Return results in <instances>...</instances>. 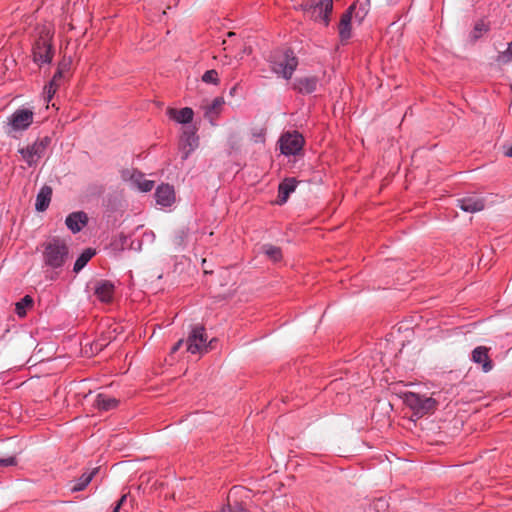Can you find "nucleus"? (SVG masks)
I'll return each mask as SVG.
<instances>
[{
  "label": "nucleus",
  "instance_id": "1",
  "mask_svg": "<svg viewBox=\"0 0 512 512\" xmlns=\"http://www.w3.org/2000/svg\"><path fill=\"white\" fill-rule=\"evenodd\" d=\"M68 258L69 248L64 240L52 238L42 244L43 267L47 269V272L51 271V274L47 276L51 280L59 275Z\"/></svg>",
  "mask_w": 512,
  "mask_h": 512
},
{
  "label": "nucleus",
  "instance_id": "2",
  "mask_svg": "<svg viewBox=\"0 0 512 512\" xmlns=\"http://www.w3.org/2000/svg\"><path fill=\"white\" fill-rule=\"evenodd\" d=\"M37 38L32 48L33 61L38 65L50 63L53 58L51 40L53 31L50 26L42 25L37 27Z\"/></svg>",
  "mask_w": 512,
  "mask_h": 512
},
{
  "label": "nucleus",
  "instance_id": "3",
  "mask_svg": "<svg viewBox=\"0 0 512 512\" xmlns=\"http://www.w3.org/2000/svg\"><path fill=\"white\" fill-rule=\"evenodd\" d=\"M214 341L215 339H212L209 343H207V335L205 333V328L203 326L197 325L192 328L186 341L180 339L176 342V344L172 347L171 352L175 353L181 348V346L184 343H186L187 351L192 354L207 353L209 351V348H212V343Z\"/></svg>",
  "mask_w": 512,
  "mask_h": 512
},
{
  "label": "nucleus",
  "instance_id": "4",
  "mask_svg": "<svg viewBox=\"0 0 512 512\" xmlns=\"http://www.w3.org/2000/svg\"><path fill=\"white\" fill-rule=\"evenodd\" d=\"M271 70L278 76L289 80L298 66V59L293 51H277L269 58Z\"/></svg>",
  "mask_w": 512,
  "mask_h": 512
},
{
  "label": "nucleus",
  "instance_id": "5",
  "mask_svg": "<svg viewBox=\"0 0 512 512\" xmlns=\"http://www.w3.org/2000/svg\"><path fill=\"white\" fill-rule=\"evenodd\" d=\"M305 15L314 21L323 22L325 26L329 24L330 14L333 10L332 0H305L301 4Z\"/></svg>",
  "mask_w": 512,
  "mask_h": 512
},
{
  "label": "nucleus",
  "instance_id": "6",
  "mask_svg": "<svg viewBox=\"0 0 512 512\" xmlns=\"http://www.w3.org/2000/svg\"><path fill=\"white\" fill-rule=\"evenodd\" d=\"M34 112L27 108L17 109L9 118L5 126L8 136L17 138L18 133L28 129L33 123Z\"/></svg>",
  "mask_w": 512,
  "mask_h": 512
},
{
  "label": "nucleus",
  "instance_id": "7",
  "mask_svg": "<svg viewBox=\"0 0 512 512\" xmlns=\"http://www.w3.org/2000/svg\"><path fill=\"white\" fill-rule=\"evenodd\" d=\"M403 401L418 417L434 412L437 406L434 398L414 392L404 393Z\"/></svg>",
  "mask_w": 512,
  "mask_h": 512
},
{
  "label": "nucleus",
  "instance_id": "8",
  "mask_svg": "<svg viewBox=\"0 0 512 512\" xmlns=\"http://www.w3.org/2000/svg\"><path fill=\"white\" fill-rule=\"evenodd\" d=\"M50 143L51 138L49 136L38 138L32 145L19 147L18 153L29 167H33L36 166L40 158L43 157Z\"/></svg>",
  "mask_w": 512,
  "mask_h": 512
},
{
  "label": "nucleus",
  "instance_id": "9",
  "mask_svg": "<svg viewBox=\"0 0 512 512\" xmlns=\"http://www.w3.org/2000/svg\"><path fill=\"white\" fill-rule=\"evenodd\" d=\"M304 139L297 132L286 133L280 138V149L285 155H296L303 147Z\"/></svg>",
  "mask_w": 512,
  "mask_h": 512
},
{
  "label": "nucleus",
  "instance_id": "10",
  "mask_svg": "<svg viewBox=\"0 0 512 512\" xmlns=\"http://www.w3.org/2000/svg\"><path fill=\"white\" fill-rule=\"evenodd\" d=\"M490 348L477 346L471 353V360L481 366L483 372L488 373L493 369V362L489 357Z\"/></svg>",
  "mask_w": 512,
  "mask_h": 512
},
{
  "label": "nucleus",
  "instance_id": "11",
  "mask_svg": "<svg viewBox=\"0 0 512 512\" xmlns=\"http://www.w3.org/2000/svg\"><path fill=\"white\" fill-rule=\"evenodd\" d=\"M198 147V139L193 131L185 130L179 142V149L182 159L186 160L190 154Z\"/></svg>",
  "mask_w": 512,
  "mask_h": 512
},
{
  "label": "nucleus",
  "instance_id": "12",
  "mask_svg": "<svg viewBox=\"0 0 512 512\" xmlns=\"http://www.w3.org/2000/svg\"><path fill=\"white\" fill-rule=\"evenodd\" d=\"M457 206L464 212L476 213L485 208V200L482 197L471 195L457 199Z\"/></svg>",
  "mask_w": 512,
  "mask_h": 512
},
{
  "label": "nucleus",
  "instance_id": "13",
  "mask_svg": "<svg viewBox=\"0 0 512 512\" xmlns=\"http://www.w3.org/2000/svg\"><path fill=\"white\" fill-rule=\"evenodd\" d=\"M356 9V4L351 5L341 16L339 25H338V32L339 37L342 42L348 41L352 36L351 31V20H352V13Z\"/></svg>",
  "mask_w": 512,
  "mask_h": 512
},
{
  "label": "nucleus",
  "instance_id": "14",
  "mask_svg": "<svg viewBox=\"0 0 512 512\" xmlns=\"http://www.w3.org/2000/svg\"><path fill=\"white\" fill-rule=\"evenodd\" d=\"M318 82L316 76L299 77L294 80L293 89L301 94H310L316 91Z\"/></svg>",
  "mask_w": 512,
  "mask_h": 512
},
{
  "label": "nucleus",
  "instance_id": "15",
  "mask_svg": "<svg viewBox=\"0 0 512 512\" xmlns=\"http://www.w3.org/2000/svg\"><path fill=\"white\" fill-rule=\"evenodd\" d=\"M88 217L85 212L78 211L69 214L66 217L65 224L69 230L73 233L81 231V229L87 224Z\"/></svg>",
  "mask_w": 512,
  "mask_h": 512
},
{
  "label": "nucleus",
  "instance_id": "16",
  "mask_svg": "<svg viewBox=\"0 0 512 512\" xmlns=\"http://www.w3.org/2000/svg\"><path fill=\"white\" fill-rule=\"evenodd\" d=\"M156 202L162 206H170L174 201V189L168 184L160 185L155 192Z\"/></svg>",
  "mask_w": 512,
  "mask_h": 512
},
{
  "label": "nucleus",
  "instance_id": "17",
  "mask_svg": "<svg viewBox=\"0 0 512 512\" xmlns=\"http://www.w3.org/2000/svg\"><path fill=\"white\" fill-rule=\"evenodd\" d=\"M95 294L102 302H111L114 295V285L106 280L97 283Z\"/></svg>",
  "mask_w": 512,
  "mask_h": 512
},
{
  "label": "nucleus",
  "instance_id": "18",
  "mask_svg": "<svg viewBox=\"0 0 512 512\" xmlns=\"http://www.w3.org/2000/svg\"><path fill=\"white\" fill-rule=\"evenodd\" d=\"M51 197L52 188L48 185H44L37 194L35 209L39 212L45 211L51 202Z\"/></svg>",
  "mask_w": 512,
  "mask_h": 512
},
{
  "label": "nucleus",
  "instance_id": "19",
  "mask_svg": "<svg viewBox=\"0 0 512 512\" xmlns=\"http://www.w3.org/2000/svg\"><path fill=\"white\" fill-rule=\"evenodd\" d=\"M296 183L297 182L294 178H287L283 182L280 183L279 188H278V200H277L278 204L282 205L288 200L289 195L296 188Z\"/></svg>",
  "mask_w": 512,
  "mask_h": 512
},
{
  "label": "nucleus",
  "instance_id": "20",
  "mask_svg": "<svg viewBox=\"0 0 512 512\" xmlns=\"http://www.w3.org/2000/svg\"><path fill=\"white\" fill-rule=\"evenodd\" d=\"M167 114L171 119L182 124L191 122L194 115L193 110L189 107H185L180 110L169 108L167 110Z\"/></svg>",
  "mask_w": 512,
  "mask_h": 512
},
{
  "label": "nucleus",
  "instance_id": "21",
  "mask_svg": "<svg viewBox=\"0 0 512 512\" xmlns=\"http://www.w3.org/2000/svg\"><path fill=\"white\" fill-rule=\"evenodd\" d=\"M118 404H119L118 399H116L114 397H110V396L102 394V393H100L96 396V399L94 402V406L98 410H101V411H109V410L115 409L118 406Z\"/></svg>",
  "mask_w": 512,
  "mask_h": 512
},
{
  "label": "nucleus",
  "instance_id": "22",
  "mask_svg": "<svg viewBox=\"0 0 512 512\" xmlns=\"http://www.w3.org/2000/svg\"><path fill=\"white\" fill-rule=\"evenodd\" d=\"M260 252L273 262H278L282 259L281 248L272 244L262 245Z\"/></svg>",
  "mask_w": 512,
  "mask_h": 512
},
{
  "label": "nucleus",
  "instance_id": "23",
  "mask_svg": "<svg viewBox=\"0 0 512 512\" xmlns=\"http://www.w3.org/2000/svg\"><path fill=\"white\" fill-rule=\"evenodd\" d=\"M99 468H93L89 472H84L81 477L75 482V484L71 487L73 492L82 491L85 487L91 482L92 478L98 472Z\"/></svg>",
  "mask_w": 512,
  "mask_h": 512
},
{
  "label": "nucleus",
  "instance_id": "24",
  "mask_svg": "<svg viewBox=\"0 0 512 512\" xmlns=\"http://www.w3.org/2000/svg\"><path fill=\"white\" fill-rule=\"evenodd\" d=\"M95 255V250L88 248L84 250L81 255L77 258L75 264H74V272L78 273L80 270H82L85 265L88 263V261Z\"/></svg>",
  "mask_w": 512,
  "mask_h": 512
},
{
  "label": "nucleus",
  "instance_id": "25",
  "mask_svg": "<svg viewBox=\"0 0 512 512\" xmlns=\"http://www.w3.org/2000/svg\"><path fill=\"white\" fill-rule=\"evenodd\" d=\"M223 105H224V99L222 97L215 98L211 104L206 106L205 115L207 117H209L210 119H212L213 116L218 115V113L220 112Z\"/></svg>",
  "mask_w": 512,
  "mask_h": 512
},
{
  "label": "nucleus",
  "instance_id": "26",
  "mask_svg": "<svg viewBox=\"0 0 512 512\" xmlns=\"http://www.w3.org/2000/svg\"><path fill=\"white\" fill-rule=\"evenodd\" d=\"M33 306V299L31 296H24L19 302L16 303L15 311L18 316L24 317L27 313V309Z\"/></svg>",
  "mask_w": 512,
  "mask_h": 512
},
{
  "label": "nucleus",
  "instance_id": "27",
  "mask_svg": "<svg viewBox=\"0 0 512 512\" xmlns=\"http://www.w3.org/2000/svg\"><path fill=\"white\" fill-rule=\"evenodd\" d=\"M379 5L381 4H387L389 0H374ZM370 0H358L357 3L359 5V9L356 12V17H359L360 20H362L365 15L368 13V5Z\"/></svg>",
  "mask_w": 512,
  "mask_h": 512
},
{
  "label": "nucleus",
  "instance_id": "28",
  "mask_svg": "<svg viewBox=\"0 0 512 512\" xmlns=\"http://www.w3.org/2000/svg\"><path fill=\"white\" fill-rule=\"evenodd\" d=\"M235 494L234 490L232 489L228 494V505L227 507L223 508L222 512H249L247 511L242 504L238 503L237 501H234V503H231V497Z\"/></svg>",
  "mask_w": 512,
  "mask_h": 512
},
{
  "label": "nucleus",
  "instance_id": "29",
  "mask_svg": "<svg viewBox=\"0 0 512 512\" xmlns=\"http://www.w3.org/2000/svg\"><path fill=\"white\" fill-rule=\"evenodd\" d=\"M202 81L207 84L218 85V83H219L218 72L214 69L206 71L202 76Z\"/></svg>",
  "mask_w": 512,
  "mask_h": 512
},
{
  "label": "nucleus",
  "instance_id": "30",
  "mask_svg": "<svg viewBox=\"0 0 512 512\" xmlns=\"http://www.w3.org/2000/svg\"><path fill=\"white\" fill-rule=\"evenodd\" d=\"M512 61V41L508 44L505 51L501 52L497 57L499 64H507Z\"/></svg>",
  "mask_w": 512,
  "mask_h": 512
},
{
  "label": "nucleus",
  "instance_id": "31",
  "mask_svg": "<svg viewBox=\"0 0 512 512\" xmlns=\"http://www.w3.org/2000/svg\"><path fill=\"white\" fill-rule=\"evenodd\" d=\"M487 31H488V26L484 22L481 21V22L476 23L471 36L474 40H477L478 38H480L482 36L483 33L487 32Z\"/></svg>",
  "mask_w": 512,
  "mask_h": 512
},
{
  "label": "nucleus",
  "instance_id": "32",
  "mask_svg": "<svg viewBox=\"0 0 512 512\" xmlns=\"http://www.w3.org/2000/svg\"><path fill=\"white\" fill-rule=\"evenodd\" d=\"M136 182L138 183L139 189L143 192L151 191L154 186V182L151 180H146V179H144L142 181L136 180Z\"/></svg>",
  "mask_w": 512,
  "mask_h": 512
},
{
  "label": "nucleus",
  "instance_id": "33",
  "mask_svg": "<svg viewBox=\"0 0 512 512\" xmlns=\"http://www.w3.org/2000/svg\"><path fill=\"white\" fill-rule=\"evenodd\" d=\"M57 88H58L57 86L50 84V83L47 86H45L44 94H45V98L47 99V101L51 100V98L55 94Z\"/></svg>",
  "mask_w": 512,
  "mask_h": 512
},
{
  "label": "nucleus",
  "instance_id": "34",
  "mask_svg": "<svg viewBox=\"0 0 512 512\" xmlns=\"http://www.w3.org/2000/svg\"><path fill=\"white\" fill-rule=\"evenodd\" d=\"M16 459L14 456H9L6 458L0 457V466H13L16 465Z\"/></svg>",
  "mask_w": 512,
  "mask_h": 512
},
{
  "label": "nucleus",
  "instance_id": "35",
  "mask_svg": "<svg viewBox=\"0 0 512 512\" xmlns=\"http://www.w3.org/2000/svg\"><path fill=\"white\" fill-rule=\"evenodd\" d=\"M61 78H62V70L58 69V71L54 74L52 80L50 81V84H53V85L59 87Z\"/></svg>",
  "mask_w": 512,
  "mask_h": 512
},
{
  "label": "nucleus",
  "instance_id": "36",
  "mask_svg": "<svg viewBox=\"0 0 512 512\" xmlns=\"http://www.w3.org/2000/svg\"><path fill=\"white\" fill-rule=\"evenodd\" d=\"M127 501V494H124L117 502L115 508L112 512H119L120 508L124 505V503Z\"/></svg>",
  "mask_w": 512,
  "mask_h": 512
},
{
  "label": "nucleus",
  "instance_id": "37",
  "mask_svg": "<svg viewBox=\"0 0 512 512\" xmlns=\"http://www.w3.org/2000/svg\"><path fill=\"white\" fill-rule=\"evenodd\" d=\"M504 154L508 157H512V145L506 148Z\"/></svg>",
  "mask_w": 512,
  "mask_h": 512
},
{
  "label": "nucleus",
  "instance_id": "38",
  "mask_svg": "<svg viewBox=\"0 0 512 512\" xmlns=\"http://www.w3.org/2000/svg\"><path fill=\"white\" fill-rule=\"evenodd\" d=\"M233 35H235V33H234V32H229V33H228V36H229V37H231V36H233Z\"/></svg>",
  "mask_w": 512,
  "mask_h": 512
}]
</instances>
